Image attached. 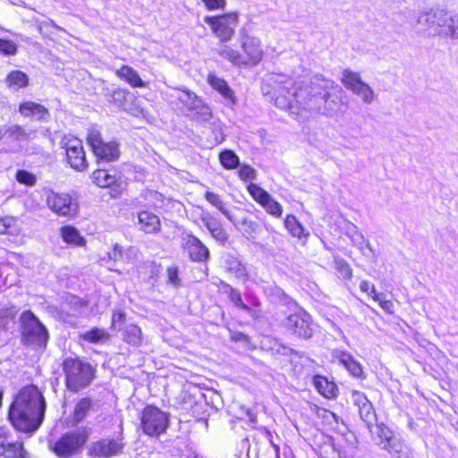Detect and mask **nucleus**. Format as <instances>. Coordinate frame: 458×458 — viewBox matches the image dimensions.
Wrapping results in <instances>:
<instances>
[{"mask_svg":"<svg viewBox=\"0 0 458 458\" xmlns=\"http://www.w3.org/2000/svg\"><path fill=\"white\" fill-rule=\"evenodd\" d=\"M18 51V46L15 42L7 38H0V55H15Z\"/></svg>","mask_w":458,"mask_h":458,"instance_id":"obj_49","label":"nucleus"},{"mask_svg":"<svg viewBox=\"0 0 458 458\" xmlns=\"http://www.w3.org/2000/svg\"><path fill=\"white\" fill-rule=\"evenodd\" d=\"M236 225H234L238 230L242 231L244 236L249 240L253 242L256 239L257 233L260 231V225L256 221H253L248 217H242L239 220H236Z\"/></svg>","mask_w":458,"mask_h":458,"instance_id":"obj_30","label":"nucleus"},{"mask_svg":"<svg viewBox=\"0 0 458 458\" xmlns=\"http://www.w3.org/2000/svg\"><path fill=\"white\" fill-rule=\"evenodd\" d=\"M313 385L318 392L327 399L337 396V386L333 381H329L326 377L315 375L313 377Z\"/></svg>","mask_w":458,"mask_h":458,"instance_id":"obj_26","label":"nucleus"},{"mask_svg":"<svg viewBox=\"0 0 458 458\" xmlns=\"http://www.w3.org/2000/svg\"><path fill=\"white\" fill-rule=\"evenodd\" d=\"M204 225L210 232L211 235L218 242H225L228 240V234L223 228L221 223L213 216L205 217L202 219Z\"/></svg>","mask_w":458,"mask_h":458,"instance_id":"obj_33","label":"nucleus"},{"mask_svg":"<svg viewBox=\"0 0 458 458\" xmlns=\"http://www.w3.org/2000/svg\"><path fill=\"white\" fill-rule=\"evenodd\" d=\"M283 326L289 334L302 340L310 339L315 331L311 316L302 309L290 313L283 321Z\"/></svg>","mask_w":458,"mask_h":458,"instance_id":"obj_8","label":"nucleus"},{"mask_svg":"<svg viewBox=\"0 0 458 458\" xmlns=\"http://www.w3.org/2000/svg\"><path fill=\"white\" fill-rule=\"evenodd\" d=\"M87 140L89 145L91 147L92 151L105 142L101 137L100 131L97 129L89 130Z\"/></svg>","mask_w":458,"mask_h":458,"instance_id":"obj_52","label":"nucleus"},{"mask_svg":"<svg viewBox=\"0 0 458 458\" xmlns=\"http://www.w3.org/2000/svg\"><path fill=\"white\" fill-rule=\"evenodd\" d=\"M108 258L111 260L116 261L123 258V248L118 243L114 245V248L111 251L108 252Z\"/></svg>","mask_w":458,"mask_h":458,"instance_id":"obj_60","label":"nucleus"},{"mask_svg":"<svg viewBox=\"0 0 458 458\" xmlns=\"http://www.w3.org/2000/svg\"><path fill=\"white\" fill-rule=\"evenodd\" d=\"M219 161L225 169L232 170L240 166L239 157L231 149H224L219 153Z\"/></svg>","mask_w":458,"mask_h":458,"instance_id":"obj_40","label":"nucleus"},{"mask_svg":"<svg viewBox=\"0 0 458 458\" xmlns=\"http://www.w3.org/2000/svg\"><path fill=\"white\" fill-rule=\"evenodd\" d=\"M19 112L22 116H36L37 120L42 122H47L50 118V113L47 107L32 101L21 103Z\"/></svg>","mask_w":458,"mask_h":458,"instance_id":"obj_24","label":"nucleus"},{"mask_svg":"<svg viewBox=\"0 0 458 458\" xmlns=\"http://www.w3.org/2000/svg\"><path fill=\"white\" fill-rule=\"evenodd\" d=\"M4 81L9 89L17 91L20 89L26 88L29 85L30 79L25 72L13 70L7 74Z\"/></svg>","mask_w":458,"mask_h":458,"instance_id":"obj_31","label":"nucleus"},{"mask_svg":"<svg viewBox=\"0 0 458 458\" xmlns=\"http://www.w3.org/2000/svg\"><path fill=\"white\" fill-rule=\"evenodd\" d=\"M123 339L127 344L139 346L142 343V332L140 327L134 324L127 325L123 331Z\"/></svg>","mask_w":458,"mask_h":458,"instance_id":"obj_36","label":"nucleus"},{"mask_svg":"<svg viewBox=\"0 0 458 458\" xmlns=\"http://www.w3.org/2000/svg\"><path fill=\"white\" fill-rule=\"evenodd\" d=\"M222 287L224 293L227 294L229 300L233 303L235 307L247 312L250 315H253V310L242 301V294L239 290L233 288L232 285L225 282H222Z\"/></svg>","mask_w":458,"mask_h":458,"instance_id":"obj_29","label":"nucleus"},{"mask_svg":"<svg viewBox=\"0 0 458 458\" xmlns=\"http://www.w3.org/2000/svg\"><path fill=\"white\" fill-rule=\"evenodd\" d=\"M450 22H453L452 13L445 9L432 8L422 12L417 19L419 32L428 36L450 34Z\"/></svg>","mask_w":458,"mask_h":458,"instance_id":"obj_6","label":"nucleus"},{"mask_svg":"<svg viewBox=\"0 0 458 458\" xmlns=\"http://www.w3.org/2000/svg\"><path fill=\"white\" fill-rule=\"evenodd\" d=\"M386 450L393 458H411L410 448L399 438L392 440V444Z\"/></svg>","mask_w":458,"mask_h":458,"instance_id":"obj_38","label":"nucleus"},{"mask_svg":"<svg viewBox=\"0 0 458 458\" xmlns=\"http://www.w3.org/2000/svg\"><path fill=\"white\" fill-rule=\"evenodd\" d=\"M93 182L99 187H109L116 182L115 174L104 167H99L92 173Z\"/></svg>","mask_w":458,"mask_h":458,"instance_id":"obj_35","label":"nucleus"},{"mask_svg":"<svg viewBox=\"0 0 458 458\" xmlns=\"http://www.w3.org/2000/svg\"><path fill=\"white\" fill-rule=\"evenodd\" d=\"M0 456L3 458H30L21 441H12L4 428H0Z\"/></svg>","mask_w":458,"mask_h":458,"instance_id":"obj_18","label":"nucleus"},{"mask_svg":"<svg viewBox=\"0 0 458 458\" xmlns=\"http://www.w3.org/2000/svg\"><path fill=\"white\" fill-rule=\"evenodd\" d=\"M15 179L17 180L18 182L24 184L26 186H29V187L34 186L37 182L36 175L34 174H32L27 170H23V169L17 170L16 174H15Z\"/></svg>","mask_w":458,"mask_h":458,"instance_id":"obj_47","label":"nucleus"},{"mask_svg":"<svg viewBox=\"0 0 458 458\" xmlns=\"http://www.w3.org/2000/svg\"><path fill=\"white\" fill-rule=\"evenodd\" d=\"M122 435L115 438H99L87 445V455L90 458H111L123 453L124 443Z\"/></svg>","mask_w":458,"mask_h":458,"instance_id":"obj_11","label":"nucleus"},{"mask_svg":"<svg viewBox=\"0 0 458 458\" xmlns=\"http://www.w3.org/2000/svg\"><path fill=\"white\" fill-rule=\"evenodd\" d=\"M270 81L274 89L275 106L291 113H298L295 106V82L284 75L272 76Z\"/></svg>","mask_w":458,"mask_h":458,"instance_id":"obj_7","label":"nucleus"},{"mask_svg":"<svg viewBox=\"0 0 458 458\" xmlns=\"http://www.w3.org/2000/svg\"><path fill=\"white\" fill-rule=\"evenodd\" d=\"M32 132V131H27L21 125L11 124L0 130V137L17 142L20 146L21 142L28 141L30 139Z\"/></svg>","mask_w":458,"mask_h":458,"instance_id":"obj_23","label":"nucleus"},{"mask_svg":"<svg viewBox=\"0 0 458 458\" xmlns=\"http://www.w3.org/2000/svg\"><path fill=\"white\" fill-rule=\"evenodd\" d=\"M204 21L211 27L215 35L222 42H227L234 33V30L231 28L230 23L236 24L238 22V14L232 13L220 16H206Z\"/></svg>","mask_w":458,"mask_h":458,"instance_id":"obj_14","label":"nucleus"},{"mask_svg":"<svg viewBox=\"0 0 458 458\" xmlns=\"http://www.w3.org/2000/svg\"><path fill=\"white\" fill-rule=\"evenodd\" d=\"M16 220L12 216L0 217V234L14 233Z\"/></svg>","mask_w":458,"mask_h":458,"instance_id":"obj_51","label":"nucleus"},{"mask_svg":"<svg viewBox=\"0 0 458 458\" xmlns=\"http://www.w3.org/2000/svg\"><path fill=\"white\" fill-rule=\"evenodd\" d=\"M453 22H450V34L449 37L455 38H458V16H454L452 14Z\"/></svg>","mask_w":458,"mask_h":458,"instance_id":"obj_61","label":"nucleus"},{"mask_svg":"<svg viewBox=\"0 0 458 458\" xmlns=\"http://www.w3.org/2000/svg\"><path fill=\"white\" fill-rule=\"evenodd\" d=\"M46 401L34 386L21 388L11 403L8 420L17 430L32 434L41 426L46 412Z\"/></svg>","mask_w":458,"mask_h":458,"instance_id":"obj_2","label":"nucleus"},{"mask_svg":"<svg viewBox=\"0 0 458 458\" xmlns=\"http://www.w3.org/2000/svg\"><path fill=\"white\" fill-rule=\"evenodd\" d=\"M116 74L133 88L146 87V83L141 80L137 71L128 65H123L116 71Z\"/></svg>","mask_w":458,"mask_h":458,"instance_id":"obj_32","label":"nucleus"},{"mask_svg":"<svg viewBox=\"0 0 458 458\" xmlns=\"http://www.w3.org/2000/svg\"><path fill=\"white\" fill-rule=\"evenodd\" d=\"M335 358L347 371L354 377L361 378L364 375L361 365L346 352H338Z\"/></svg>","mask_w":458,"mask_h":458,"instance_id":"obj_27","label":"nucleus"},{"mask_svg":"<svg viewBox=\"0 0 458 458\" xmlns=\"http://www.w3.org/2000/svg\"><path fill=\"white\" fill-rule=\"evenodd\" d=\"M63 240L67 243L81 246L85 243L84 239L81 236L79 231L70 225L64 226L61 229Z\"/></svg>","mask_w":458,"mask_h":458,"instance_id":"obj_41","label":"nucleus"},{"mask_svg":"<svg viewBox=\"0 0 458 458\" xmlns=\"http://www.w3.org/2000/svg\"><path fill=\"white\" fill-rule=\"evenodd\" d=\"M20 343L26 349L44 352L50 335L47 327L30 310H24L18 318Z\"/></svg>","mask_w":458,"mask_h":458,"instance_id":"obj_3","label":"nucleus"},{"mask_svg":"<svg viewBox=\"0 0 458 458\" xmlns=\"http://www.w3.org/2000/svg\"><path fill=\"white\" fill-rule=\"evenodd\" d=\"M218 54L221 57L230 61L234 65L246 66V62L243 61L242 54L228 46H224L221 49H219Z\"/></svg>","mask_w":458,"mask_h":458,"instance_id":"obj_42","label":"nucleus"},{"mask_svg":"<svg viewBox=\"0 0 458 458\" xmlns=\"http://www.w3.org/2000/svg\"><path fill=\"white\" fill-rule=\"evenodd\" d=\"M334 263L335 269L340 273L344 279H351L352 276V268L343 258L335 257Z\"/></svg>","mask_w":458,"mask_h":458,"instance_id":"obj_48","label":"nucleus"},{"mask_svg":"<svg viewBox=\"0 0 458 458\" xmlns=\"http://www.w3.org/2000/svg\"><path fill=\"white\" fill-rule=\"evenodd\" d=\"M80 337L85 342L90 344H98L100 343L101 341L107 340L109 335L103 329L94 327L81 334Z\"/></svg>","mask_w":458,"mask_h":458,"instance_id":"obj_44","label":"nucleus"},{"mask_svg":"<svg viewBox=\"0 0 458 458\" xmlns=\"http://www.w3.org/2000/svg\"><path fill=\"white\" fill-rule=\"evenodd\" d=\"M359 413L360 419L364 421L368 428L372 432L371 427L377 420V416L372 403L369 402L364 406L359 408Z\"/></svg>","mask_w":458,"mask_h":458,"instance_id":"obj_46","label":"nucleus"},{"mask_svg":"<svg viewBox=\"0 0 458 458\" xmlns=\"http://www.w3.org/2000/svg\"><path fill=\"white\" fill-rule=\"evenodd\" d=\"M125 322V313L123 311H115L112 316V325L111 327L115 330H121L122 327Z\"/></svg>","mask_w":458,"mask_h":458,"instance_id":"obj_55","label":"nucleus"},{"mask_svg":"<svg viewBox=\"0 0 458 458\" xmlns=\"http://www.w3.org/2000/svg\"><path fill=\"white\" fill-rule=\"evenodd\" d=\"M372 286L373 285H370V284L365 280L360 284V291H362L363 293H367L369 295H371L373 297L374 293L371 292Z\"/></svg>","mask_w":458,"mask_h":458,"instance_id":"obj_62","label":"nucleus"},{"mask_svg":"<svg viewBox=\"0 0 458 458\" xmlns=\"http://www.w3.org/2000/svg\"><path fill=\"white\" fill-rule=\"evenodd\" d=\"M205 199L214 207L220 210V212L234 225H236L235 218L233 214L225 207V203L220 197L214 192L207 191L205 193Z\"/></svg>","mask_w":458,"mask_h":458,"instance_id":"obj_37","label":"nucleus"},{"mask_svg":"<svg viewBox=\"0 0 458 458\" xmlns=\"http://www.w3.org/2000/svg\"><path fill=\"white\" fill-rule=\"evenodd\" d=\"M15 317L13 310H0V327H4Z\"/></svg>","mask_w":458,"mask_h":458,"instance_id":"obj_58","label":"nucleus"},{"mask_svg":"<svg viewBox=\"0 0 458 458\" xmlns=\"http://www.w3.org/2000/svg\"><path fill=\"white\" fill-rule=\"evenodd\" d=\"M239 42L246 65H257L263 57L260 39L250 35L246 27H242L239 30Z\"/></svg>","mask_w":458,"mask_h":458,"instance_id":"obj_12","label":"nucleus"},{"mask_svg":"<svg viewBox=\"0 0 458 458\" xmlns=\"http://www.w3.org/2000/svg\"><path fill=\"white\" fill-rule=\"evenodd\" d=\"M289 354L298 358L306 357L309 360H310L309 357L306 356L305 352H301L292 348L289 349Z\"/></svg>","mask_w":458,"mask_h":458,"instance_id":"obj_64","label":"nucleus"},{"mask_svg":"<svg viewBox=\"0 0 458 458\" xmlns=\"http://www.w3.org/2000/svg\"><path fill=\"white\" fill-rule=\"evenodd\" d=\"M98 165L102 162H114L120 157L119 145L114 141L104 142L94 151Z\"/></svg>","mask_w":458,"mask_h":458,"instance_id":"obj_25","label":"nucleus"},{"mask_svg":"<svg viewBox=\"0 0 458 458\" xmlns=\"http://www.w3.org/2000/svg\"><path fill=\"white\" fill-rule=\"evenodd\" d=\"M248 192L260 206L266 204L271 195L263 188L255 183H250L247 187Z\"/></svg>","mask_w":458,"mask_h":458,"instance_id":"obj_45","label":"nucleus"},{"mask_svg":"<svg viewBox=\"0 0 458 458\" xmlns=\"http://www.w3.org/2000/svg\"><path fill=\"white\" fill-rule=\"evenodd\" d=\"M374 295H373V300L377 301L379 302V305L380 307L388 311V312H391V309L393 308L394 304L391 301H386V300H384L383 297L385 296L384 293H377L376 292V289H375V286H372V291H371Z\"/></svg>","mask_w":458,"mask_h":458,"instance_id":"obj_54","label":"nucleus"},{"mask_svg":"<svg viewBox=\"0 0 458 458\" xmlns=\"http://www.w3.org/2000/svg\"><path fill=\"white\" fill-rule=\"evenodd\" d=\"M92 429L81 427L64 433L55 441L49 440V449L58 458H72L80 454L89 439Z\"/></svg>","mask_w":458,"mask_h":458,"instance_id":"obj_4","label":"nucleus"},{"mask_svg":"<svg viewBox=\"0 0 458 458\" xmlns=\"http://www.w3.org/2000/svg\"><path fill=\"white\" fill-rule=\"evenodd\" d=\"M182 246L192 261L206 262L209 259L210 253L208 247L191 233L182 234Z\"/></svg>","mask_w":458,"mask_h":458,"instance_id":"obj_16","label":"nucleus"},{"mask_svg":"<svg viewBox=\"0 0 458 458\" xmlns=\"http://www.w3.org/2000/svg\"><path fill=\"white\" fill-rule=\"evenodd\" d=\"M99 408V401L91 397H82L77 401L72 414V425H78L83 422L92 412Z\"/></svg>","mask_w":458,"mask_h":458,"instance_id":"obj_20","label":"nucleus"},{"mask_svg":"<svg viewBox=\"0 0 458 458\" xmlns=\"http://www.w3.org/2000/svg\"><path fill=\"white\" fill-rule=\"evenodd\" d=\"M221 267L238 279L245 280L248 277L247 269L237 252L225 251L219 259Z\"/></svg>","mask_w":458,"mask_h":458,"instance_id":"obj_19","label":"nucleus"},{"mask_svg":"<svg viewBox=\"0 0 458 458\" xmlns=\"http://www.w3.org/2000/svg\"><path fill=\"white\" fill-rule=\"evenodd\" d=\"M62 366L66 387L71 392L77 393L87 387L95 377V369L79 358H66Z\"/></svg>","mask_w":458,"mask_h":458,"instance_id":"obj_5","label":"nucleus"},{"mask_svg":"<svg viewBox=\"0 0 458 458\" xmlns=\"http://www.w3.org/2000/svg\"><path fill=\"white\" fill-rule=\"evenodd\" d=\"M231 338L235 342H246L248 340V336L242 332H233Z\"/></svg>","mask_w":458,"mask_h":458,"instance_id":"obj_63","label":"nucleus"},{"mask_svg":"<svg viewBox=\"0 0 458 458\" xmlns=\"http://www.w3.org/2000/svg\"><path fill=\"white\" fill-rule=\"evenodd\" d=\"M284 225L291 234L294 237L301 238L310 235V233L306 231L293 215H288L286 216Z\"/></svg>","mask_w":458,"mask_h":458,"instance_id":"obj_39","label":"nucleus"},{"mask_svg":"<svg viewBox=\"0 0 458 458\" xmlns=\"http://www.w3.org/2000/svg\"><path fill=\"white\" fill-rule=\"evenodd\" d=\"M218 54L221 57L230 61L234 65L246 66V62L243 61L242 54L228 46H224L221 49H219Z\"/></svg>","mask_w":458,"mask_h":458,"instance_id":"obj_43","label":"nucleus"},{"mask_svg":"<svg viewBox=\"0 0 458 458\" xmlns=\"http://www.w3.org/2000/svg\"><path fill=\"white\" fill-rule=\"evenodd\" d=\"M102 95L107 103L124 110L132 98V94L128 89L114 86L105 87Z\"/></svg>","mask_w":458,"mask_h":458,"instance_id":"obj_21","label":"nucleus"},{"mask_svg":"<svg viewBox=\"0 0 458 458\" xmlns=\"http://www.w3.org/2000/svg\"><path fill=\"white\" fill-rule=\"evenodd\" d=\"M238 175L243 181L254 180L256 178L257 172L249 165H242L238 170Z\"/></svg>","mask_w":458,"mask_h":458,"instance_id":"obj_53","label":"nucleus"},{"mask_svg":"<svg viewBox=\"0 0 458 458\" xmlns=\"http://www.w3.org/2000/svg\"><path fill=\"white\" fill-rule=\"evenodd\" d=\"M207 81L210 87L223 97L225 106L233 108L237 104L233 90L224 79L209 73Z\"/></svg>","mask_w":458,"mask_h":458,"instance_id":"obj_22","label":"nucleus"},{"mask_svg":"<svg viewBox=\"0 0 458 458\" xmlns=\"http://www.w3.org/2000/svg\"><path fill=\"white\" fill-rule=\"evenodd\" d=\"M139 224L147 233H157L160 230V220L157 216L148 211H141L138 214Z\"/></svg>","mask_w":458,"mask_h":458,"instance_id":"obj_28","label":"nucleus"},{"mask_svg":"<svg viewBox=\"0 0 458 458\" xmlns=\"http://www.w3.org/2000/svg\"><path fill=\"white\" fill-rule=\"evenodd\" d=\"M208 10L214 11L218 9H225L226 0H201Z\"/></svg>","mask_w":458,"mask_h":458,"instance_id":"obj_59","label":"nucleus"},{"mask_svg":"<svg viewBox=\"0 0 458 458\" xmlns=\"http://www.w3.org/2000/svg\"><path fill=\"white\" fill-rule=\"evenodd\" d=\"M352 401L358 409L361 406H364L366 403H369V400L367 398L365 394L360 392L358 390H354L352 392Z\"/></svg>","mask_w":458,"mask_h":458,"instance_id":"obj_56","label":"nucleus"},{"mask_svg":"<svg viewBox=\"0 0 458 458\" xmlns=\"http://www.w3.org/2000/svg\"><path fill=\"white\" fill-rule=\"evenodd\" d=\"M344 91L333 80L321 75L311 77L309 83L295 90L297 110L307 113L334 115L341 106Z\"/></svg>","mask_w":458,"mask_h":458,"instance_id":"obj_1","label":"nucleus"},{"mask_svg":"<svg viewBox=\"0 0 458 458\" xmlns=\"http://www.w3.org/2000/svg\"><path fill=\"white\" fill-rule=\"evenodd\" d=\"M342 83L347 89L359 96L364 103L371 104L374 101V90L361 80L359 72L344 69L342 73Z\"/></svg>","mask_w":458,"mask_h":458,"instance_id":"obj_13","label":"nucleus"},{"mask_svg":"<svg viewBox=\"0 0 458 458\" xmlns=\"http://www.w3.org/2000/svg\"><path fill=\"white\" fill-rule=\"evenodd\" d=\"M168 283L175 287L181 284V279L179 277V271L177 267H169L166 270Z\"/></svg>","mask_w":458,"mask_h":458,"instance_id":"obj_57","label":"nucleus"},{"mask_svg":"<svg viewBox=\"0 0 458 458\" xmlns=\"http://www.w3.org/2000/svg\"><path fill=\"white\" fill-rule=\"evenodd\" d=\"M67 161L71 167L77 171H83L88 167L82 142L77 138L67 139L64 143Z\"/></svg>","mask_w":458,"mask_h":458,"instance_id":"obj_15","label":"nucleus"},{"mask_svg":"<svg viewBox=\"0 0 458 458\" xmlns=\"http://www.w3.org/2000/svg\"><path fill=\"white\" fill-rule=\"evenodd\" d=\"M262 207L266 209V211L268 214L276 217H280L283 214V208L281 204L275 200L272 196Z\"/></svg>","mask_w":458,"mask_h":458,"instance_id":"obj_50","label":"nucleus"},{"mask_svg":"<svg viewBox=\"0 0 458 458\" xmlns=\"http://www.w3.org/2000/svg\"><path fill=\"white\" fill-rule=\"evenodd\" d=\"M169 425V415L159 408L148 405L141 412L140 426L142 431L150 437L165 433Z\"/></svg>","mask_w":458,"mask_h":458,"instance_id":"obj_9","label":"nucleus"},{"mask_svg":"<svg viewBox=\"0 0 458 458\" xmlns=\"http://www.w3.org/2000/svg\"><path fill=\"white\" fill-rule=\"evenodd\" d=\"M47 203L50 209L60 216H73L77 214L79 206L72 202L68 194L51 192L47 198Z\"/></svg>","mask_w":458,"mask_h":458,"instance_id":"obj_17","label":"nucleus"},{"mask_svg":"<svg viewBox=\"0 0 458 458\" xmlns=\"http://www.w3.org/2000/svg\"><path fill=\"white\" fill-rule=\"evenodd\" d=\"M177 99L191 113L192 118L199 122H208L212 111L203 99L188 89H178Z\"/></svg>","mask_w":458,"mask_h":458,"instance_id":"obj_10","label":"nucleus"},{"mask_svg":"<svg viewBox=\"0 0 458 458\" xmlns=\"http://www.w3.org/2000/svg\"><path fill=\"white\" fill-rule=\"evenodd\" d=\"M375 434L377 445L384 450L389 447V445L392 444V440L397 438L394 436L392 430L384 424L376 425Z\"/></svg>","mask_w":458,"mask_h":458,"instance_id":"obj_34","label":"nucleus"}]
</instances>
